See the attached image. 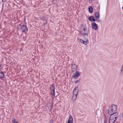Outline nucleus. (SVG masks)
Returning a JSON list of instances; mask_svg holds the SVG:
<instances>
[{"label": "nucleus", "instance_id": "dca6fc26", "mask_svg": "<svg viewBox=\"0 0 123 123\" xmlns=\"http://www.w3.org/2000/svg\"><path fill=\"white\" fill-rule=\"evenodd\" d=\"M12 122H13V123H18V122L16 121L15 119L13 120L12 121Z\"/></svg>", "mask_w": 123, "mask_h": 123}, {"label": "nucleus", "instance_id": "6ab92c4d", "mask_svg": "<svg viewBox=\"0 0 123 123\" xmlns=\"http://www.w3.org/2000/svg\"><path fill=\"white\" fill-rule=\"evenodd\" d=\"M83 37V39H84L85 40V38L86 37Z\"/></svg>", "mask_w": 123, "mask_h": 123}, {"label": "nucleus", "instance_id": "f8f14e48", "mask_svg": "<svg viewBox=\"0 0 123 123\" xmlns=\"http://www.w3.org/2000/svg\"><path fill=\"white\" fill-rule=\"evenodd\" d=\"M88 19L90 21H91V22L92 21L95 22L96 21L94 17L93 16H91L89 17L88 18Z\"/></svg>", "mask_w": 123, "mask_h": 123}, {"label": "nucleus", "instance_id": "4468645a", "mask_svg": "<svg viewBox=\"0 0 123 123\" xmlns=\"http://www.w3.org/2000/svg\"><path fill=\"white\" fill-rule=\"evenodd\" d=\"M4 76V74L2 72H0V78H3Z\"/></svg>", "mask_w": 123, "mask_h": 123}, {"label": "nucleus", "instance_id": "a211bd4d", "mask_svg": "<svg viewBox=\"0 0 123 123\" xmlns=\"http://www.w3.org/2000/svg\"><path fill=\"white\" fill-rule=\"evenodd\" d=\"M2 1L3 2H5L6 1V0H2Z\"/></svg>", "mask_w": 123, "mask_h": 123}, {"label": "nucleus", "instance_id": "0eeeda50", "mask_svg": "<svg viewBox=\"0 0 123 123\" xmlns=\"http://www.w3.org/2000/svg\"><path fill=\"white\" fill-rule=\"evenodd\" d=\"M80 73L77 71H76L73 75V78L74 79H76L80 75Z\"/></svg>", "mask_w": 123, "mask_h": 123}, {"label": "nucleus", "instance_id": "1a4fd4ad", "mask_svg": "<svg viewBox=\"0 0 123 123\" xmlns=\"http://www.w3.org/2000/svg\"><path fill=\"white\" fill-rule=\"evenodd\" d=\"M26 28H27L26 26L23 25L21 28V31L22 32H24L25 31V29Z\"/></svg>", "mask_w": 123, "mask_h": 123}, {"label": "nucleus", "instance_id": "f3484780", "mask_svg": "<svg viewBox=\"0 0 123 123\" xmlns=\"http://www.w3.org/2000/svg\"><path fill=\"white\" fill-rule=\"evenodd\" d=\"M50 123H53V121H51L50 122Z\"/></svg>", "mask_w": 123, "mask_h": 123}, {"label": "nucleus", "instance_id": "412c9836", "mask_svg": "<svg viewBox=\"0 0 123 123\" xmlns=\"http://www.w3.org/2000/svg\"><path fill=\"white\" fill-rule=\"evenodd\" d=\"M107 123V122H106V121L105 120V123Z\"/></svg>", "mask_w": 123, "mask_h": 123}, {"label": "nucleus", "instance_id": "423d86ee", "mask_svg": "<svg viewBox=\"0 0 123 123\" xmlns=\"http://www.w3.org/2000/svg\"><path fill=\"white\" fill-rule=\"evenodd\" d=\"M92 28L95 30H96L98 29V25L95 22H93L91 24Z\"/></svg>", "mask_w": 123, "mask_h": 123}, {"label": "nucleus", "instance_id": "aec40b11", "mask_svg": "<svg viewBox=\"0 0 123 123\" xmlns=\"http://www.w3.org/2000/svg\"><path fill=\"white\" fill-rule=\"evenodd\" d=\"M75 83H78V81H75Z\"/></svg>", "mask_w": 123, "mask_h": 123}, {"label": "nucleus", "instance_id": "9d476101", "mask_svg": "<svg viewBox=\"0 0 123 123\" xmlns=\"http://www.w3.org/2000/svg\"><path fill=\"white\" fill-rule=\"evenodd\" d=\"M68 123H73V118L72 116L71 115L69 116L68 120Z\"/></svg>", "mask_w": 123, "mask_h": 123}, {"label": "nucleus", "instance_id": "ddd939ff", "mask_svg": "<svg viewBox=\"0 0 123 123\" xmlns=\"http://www.w3.org/2000/svg\"><path fill=\"white\" fill-rule=\"evenodd\" d=\"M89 10L90 13H92L93 12V11L92 7L91 6H90L89 7Z\"/></svg>", "mask_w": 123, "mask_h": 123}, {"label": "nucleus", "instance_id": "2eb2a0df", "mask_svg": "<svg viewBox=\"0 0 123 123\" xmlns=\"http://www.w3.org/2000/svg\"><path fill=\"white\" fill-rule=\"evenodd\" d=\"M116 120L114 119H111L110 118L109 120V123H114Z\"/></svg>", "mask_w": 123, "mask_h": 123}, {"label": "nucleus", "instance_id": "f03ea898", "mask_svg": "<svg viewBox=\"0 0 123 123\" xmlns=\"http://www.w3.org/2000/svg\"><path fill=\"white\" fill-rule=\"evenodd\" d=\"M87 30L86 29L84 28L83 30L82 31V33L81 34V35L83 37H86L85 38V41H83L81 39L78 38V41L79 42L82 43L85 45H87L88 43V34L87 33Z\"/></svg>", "mask_w": 123, "mask_h": 123}, {"label": "nucleus", "instance_id": "5701e85b", "mask_svg": "<svg viewBox=\"0 0 123 123\" xmlns=\"http://www.w3.org/2000/svg\"><path fill=\"white\" fill-rule=\"evenodd\" d=\"M122 9H123V7H122Z\"/></svg>", "mask_w": 123, "mask_h": 123}, {"label": "nucleus", "instance_id": "9b49d317", "mask_svg": "<svg viewBox=\"0 0 123 123\" xmlns=\"http://www.w3.org/2000/svg\"><path fill=\"white\" fill-rule=\"evenodd\" d=\"M99 12L98 11L96 12L95 14V16L96 18L97 19H98L99 18Z\"/></svg>", "mask_w": 123, "mask_h": 123}, {"label": "nucleus", "instance_id": "7ed1b4c3", "mask_svg": "<svg viewBox=\"0 0 123 123\" xmlns=\"http://www.w3.org/2000/svg\"><path fill=\"white\" fill-rule=\"evenodd\" d=\"M117 109V106L115 105H113L111 106L108 110V113L109 114L116 113V112Z\"/></svg>", "mask_w": 123, "mask_h": 123}, {"label": "nucleus", "instance_id": "4be33fe9", "mask_svg": "<svg viewBox=\"0 0 123 123\" xmlns=\"http://www.w3.org/2000/svg\"><path fill=\"white\" fill-rule=\"evenodd\" d=\"M121 118L123 119V117H121Z\"/></svg>", "mask_w": 123, "mask_h": 123}, {"label": "nucleus", "instance_id": "20e7f679", "mask_svg": "<svg viewBox=\"0 0 123 123\" xmlns=\"http://www.w3.org/2000/svg\"><path fill=\"white\" fill-rule=\"evenodd\" d=\"M78 93V87L75 86L73 92V96L72 98V100L74 101L76 99Z\"/></svg>", "mask_w": 123, "mask_h": 123}, {"label": "nucleus", "instance_id": "39448f33", "mask_svg": "<svg viewBox=\"0 0 123 123\" xmlns=\"http://www.w3.org/2000/svg\"><path fill=\"white\" fill-rule=\"evenodd\" d=\"M110 115H111L110 117V118L116 120L118 116V113H113Z\"/></svg>", "mask_w": 123, "mask_h": 123}, {"label": "nucleus", "instance_id": "f257e3e1", "mask_svg": "<svg viewBox=\"0 0 123 123\" xmlns=\"http://www.w3.org/2000/svg\"><path fill=\"white\" fill-rule=\"evenodd\" d=\"M87 30L86 29L84 28L83 30L82 31V33L81 34V35L83 37H86L85 38V41H83L81 39L78 38V41L79 42L82 43L85 45H87L88 43V34L87 33Z\"/></svg>", "mask_w": 123, "mask_h": 123}, {"label": "nucleus", "instance_id": "6e6552de", "mask_svg": "<svg viewBox=\"0 0 123 123\" xmlns=\"http://www.w3.org/2000/svg\"><path fill=\"white\" fill-rule=\"evenodd\" d=\"M51 90V93L53 96V98H54L55 97L54 96L55 87L54 85H52L51 87H50Z\"/></svg>", "mask_w": 123, "mask_h": 123}]
</instances>
